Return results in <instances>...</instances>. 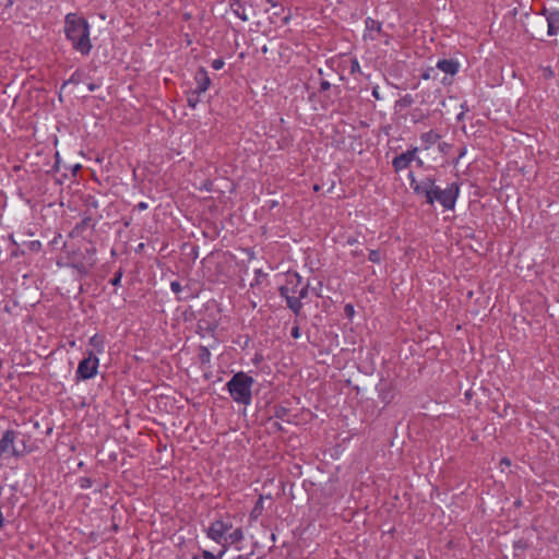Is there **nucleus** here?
Masks as SVG:
<instances>
[{
	"label": "nucleus",
	"instance_id": "1",
	"mask_svg": "<svg viewBox=\"0 0 559 559\" xmlns=\"http://www.w3.org/2000/svg\"><path fill=\"white\" fill-rule=\"evenodd\" d=\"M409 186L414 193L425 198V203L433 205L439 202L445 211L454 210L460 195V186L457 182L450 183L445 189L436 185L433 177H426L423 180H416L414 174H408Z\"/></svg>",
	"mask_w": 559,
	"mask_h": 559
},
{
	"label": "nucleus",
	"instance_id": "2",
	"mask_svg": "<svg viewBox=\"0 0 559 559\" xmlns=\"http://www.w3.org/2000/svg\"><path fill=\"white\" fill-rule=\"evenodd\" d=\"M64 34L72 48L82 56L90 55L93 45L90 38V24L76 13H68L64 17Z\"/></svg>",
	"mask_w": 559,
	"mask_h": 559
},
{
	"label": "nucleus",
	"instance_id": "3",
	"mask_svg": "<svg viewBox=\"0 0 559 559\" xmlns=\"http://www.w3.org/2000/svg\"><path fill=\"white\" fill-rule=\"evenodd\" d=\"M253 383L254 379L251 376L239 371L230 378L226 383V388L234 402L248 406L252 402Z\"/></svg>",
	"mask_w": 559,
	"mask_h": 559
},
{
	"label": "nucleus",
	"instance_id": "4",
	"mask_svg": "<svg viewBox=\"0 0 559 559\" xmlns=\"http://www.w3.org/2000/svg\"><path fill=\"white\" fill-rule=\"evenodd\" d=\"M301 285L302 277L297 272H288L285 284L278 288L281 297L285 298L287 307L296 317L300 316L302 309V302L299 301V298H296V294Z\"/></svg>",
	"mask_w": 559,
	"mask_h": 559
},
{
	"label": "nucleus",
	"instance_id": "5",
	"mask_svg": "<svg viewBox=\"0 0 559 559\" xmlns=\"http://www.w3.org/2000/svg\"><path fill=\"white\" fill-rule=\"evenodd\" d=\"M19 435L20 432L13 429H8L3 432L0 439V455L3 457H21L26 453L25 444H23L22 448L15 445Z\"/></svg>",
	"mask_w": 559,
	"mask_h": 559
},
{
	"label": "nucleus",
	"instance_id": "6",
	"mask_svg": "<svg viewBox=\"0 0 559 559\" xmlns=\"http://www.w3.org/2000/svg\"><path fill=\"white\" fill-rule=\"evenodd\" d=\"M98 365L99 359L97 358L93 350H90L87 353V357H85L79 362L76 369V378L79 380L92 379L97 373Z\"/></svg>",
	"mask_w": 559,
	"mask_h": 559
},
{
	"label": "nucleus",
	"instance_id": "7",
	"mask_svg": "<svg viewBox=\"0 0 559 559\" xmlns=\"http://www.w3.org/2000/svg\"><path fill=\"white\" fill-rule=\"evenodd\" d=\"M233 527L230 522H224L223 520H215L211 523L206 530V536L217 544L226 545V534Z\"/></svg>",
	"mask_w": 559,
	"mask_h": 559
},
{
	"label": "nucleus",
	"instance_id": "8",
	"mask_svg": "<svg viewBox=\"0 0 559 559\" xmlns=\"http://www.w3.org/2000/svg\"><path fill=\"white\" fill-rule=\"evenodd\" d=\"M417 152H418V147L414 146V147L407 150L406 152L395 156L392 160V166L394 168V171L400 173V171L408 168L411 163L414 160L415 154H417Z\"/></svg>",
	"mask_w": 559,
	"mask_h": 559
},
{
	"label": "nucleus",
	"instance_id": "9",
	"mask_svg": "<svg viewBox=\"0 0 559 559\" xmlns=\"http://www.w3.org/2000/svg\"><path fill=\"white\" fill-rule=\"evenodd\" d=\"M194 82H195V88L194 91H197L198 93H205L210 85H211V79L207 74V71L205 70V68L203 67H200L195 74H194Z\"/></svg>",
	"mask_w": 559,
	"mask_h": 559
},
{
	"label": "nucleus",
	"instance_id": "10",
	"mask_svg": "<svg viewBox=\"0 0 559 559\" xmlns=\"http://www.w3.org/2000/svg\"><path fill=\"white\" fill-rule=\"evenodd\" d=\"M87 253L90 254L88 261H86V262L72 261L71 262V266L73 269H75L83 276L87 275L95 264V260L93 259L95 249L87 250Z\"/></svg>",
	"mask_w": 559,
	"mask_h": 559
},
{
	"label": "nucleus",
	"instance_id": "11",
	"mask_svg": "<svg viewBox=\"0 0 559 559\" xmlns=\"http://www.w3.org/2000/svg\"><path fill=\"white\" fill-rule=\"evenodd\" d=\"M379 397L385 404H390L395 397V390L390 382H382L379 386Z\"/></svg>",
	"mask_w": 559,
	"mask_h": 559
},
{
	"label": "nucleus",
	"instance_id": "12",
	"mask_svg": "<svg viewBox=\"0 0 559 559\" xmlns=\"http://www.w3.org/2000/svg\"><path fill=\"white\" fill-rule=\"evenodd\" d=\"M437 68L447 74L455 75L459 72L460 64L453 59H441L437 62Z\"/></svg>",
	"mask_w": 559,
	"mask_h": 559
},
{
	"label": "nucleus",
	"instance_id": "13",
	"mask_svg": "<svg viewBox=\"0 0 559 559\" xmlns=\"http://www.w3.org/2000/svg\"><path fill=\"white\" fill-rule=\"evenodd\" d=\"M547 22V34L549 36H555L559 32V11H551L548 13L546 17Z\"/></svg>",
	"mask_w": 559,
	"mask_h": 559
},
{
	"label": "nucleus",
	"instance_id": "14",
	"mask_svg": "<svg viewBox=\"0 0 559 559\" xmlns=\"http://www.w3.org/2000/svg\"><path fill=\"white\" fill-rule=\"evenodd\" d=\"M441 139V135L433 130H430L428 132H425L420 135V141L423 143L424 150H429L432 145H435L439 140Z\"/></svg>",
	"mask_w": 559,
	"mask_h": 559
},
{
	"label": "nucleus",
	"instance_id": "15",
	"mask_svg": "<svg viewBox=\"0 0 559 559\" xmlns=\"http://www.w3.org/2000/svg\"><path fill=\"white\" fill-rule=\"evenodd\" d=\"M365 26H366V31L368 32V34L366 33L364 35L365 38L369 37L371 40L374 39L373 36H371V32H377V33H380L382 31V24L381 22L372 19V17H367L365 20Z\"/></svg>",
	"mask_w": 559,
	"mask_h": 559
},
{
	"label": "nucleus",
	"instance_id": "16",
	"mask_svg": "<svg viewBox=\"0 0 559 559\" xmlns=\"http://www.w3.org/2000/svg\"><path fill=\"white\" fill-rule=\"evenodd\" d=\"M85 79V73L84 71H82L81 69H76L72 75L62 83L61 87H60V93L69 85V84H73V85H78L80 83H82Z\"/></svg>",
	"mask_w": 559,
	"mask_h": 559
},
{
	"label": "nucleus",
	"instance_id": "17",
	"mask_svg": "<svg viewBox=\"0 0 559 559\" xmlns=\"http://www.w3.org/2000/svg\"><path fill=\"white\" fill-rule=\"evenodd\" d=\"M230 8L233 12L243 22L248 21V15L246 14L245 5L239 0H234V2L230 3Z\"/></svg>",
	"mask_w": 559,
	"mask_h": 559
},
{
	"label": "nucleus",
	"instance_id": "18",
	"mask_svg": "<svg viewBox=\"0 0 559 559\" xmlns=\"http://www.w3.org/2000/svg\"><path fill=\"white\" fill-rule=\"evenodd\" d=\"M88 343L97 354H103L105 352V342L103 336L95 334L90 338Z\"/></svg>",
	"mask_w": 559,
	"mask_h": 559
},
{
	"label": "nucleus",
	"instance_id": "19",
	"mask_svg": "<svg viewBox=\"0 0 559 559\" xmlns=\"http://www.w3.org/2000/svg\"><path fill=\"white\" fill-rule=\"evenodd\" d=\"M95 223L92 216H85L80 223L74 227V233L82 234L86 228H94Z\"/></svg>",
	"mask_w": 559,
	"mask_h": 559
},
{
	"label": "nucleus",
	"instance_id": "20",
	"mask_svg": "<svg viewBox=\"0 0 559 559\" xmlns=\"http://www.w3.org/2000/svg\"><path fill=\"white\" fill-rule=\"evenodd\" d=\"M202 93H198L194 90L187 92V104L190 108L194 109L201 102L200 96Z\"/></svg>",
	"mask_w": 559,
	"mask_h": 559
},
{
	"label": "nucleus",
	"instance_id": "21",
	"mask_svg": "<svg viewBox=\"0 0 559 559\" xmlns=\"http://www.w3.org/2000/svg\"><path fill=\"white\" fill-rule=\"evenodd\" d=\"M243 539V532L241 527L234 530L230 534L227 535L225 544H236L240 543Z\"/></svg>",
	"mask_w": 559,
	"mask_h": 559
},
{
	"label": "nucleus",
	"instance_id": "22",
	"mask_svg": "<svg viewBox=\"0 0 559 559\" xmlns=\"http://www.w3.org/2000/svg\"><path fill=\"white\" fill-rule=\"evenodd\" d=\"M198 360L201 365H206L211 361V352L207 346H199Z\"/></svg>",
	"mask_w": 559,
	"mask_h": 559
},
{
	"label": "nucleus",
	"instance_id": "23",
	"mask_svg": "<svg viewBox=\"0 0 559 559\" xmlns=\"http://www.w3.org/2000/svg\"><path fill=\"white\" fill-rule=\"evenodd\" d=\"M263 500H264L263 496H260L259 499L257 500L252 511L250 512V520H258V518L262 515V512L264 510Z\"/></svg>",
	"mask_w": 559,
	"mask_h": 559
},
{
	"label": "nucleus",
	"instance_id": "24",
	"mask_svg": "<svg viewBox=\"0 0 559 559\" xmlns=\"http://www.w3.org/2000/svg\"><path fill=\"white\" fill-rule=\"evenodd\" d=\"M413 103H414V99H413L412 95L406 94L403 97H401L399 100H396L395 107L406 108V107L412 106Z\"/></svg>",
	"mask_w": 559,
	"mask_h": 559
},
{
	"label": "nucleus",
	"instance_id": "25",
	"mask_svg": "<svg viewBox=\"0 0 559 559\" xmlns=\"http://www.w3.org/2000/svg\"><path fill=\"white\" fill-rule=\"evenodd\" d=\"M226 549H227V545H223V550H221L217 555H214L213 552H211L209 550H203L201 557H202V559H222Z\"/></svg>",
	"mask_w": 559,
	"mask_h": 559
},
{
	"label": "nucleus",
	"instance_id": "26",
	"mask_svg": "<svg viewBox=\"0 0 559 559\" xmlns=\"http://www.w3.org/2000/svg\"><path fill=\"white\" fill-rule=\"evenodd\" d=\"M411 116L414 123H418L428 117V115L424 114L423 110L419 108H415L412 111Z\"/></svg>",
	"mask_w": 559,
	"mask_h": 559
},
{
	"label": "nucleus",
	"instance_id": "27",
	"mask_svg": "<svg viewBox=\"0 0 559 559\" xmlns=\"http://www.w3.org/2000/svg\"><path fill=\"white\" fill-rule=\"evenodd\" d=\"M308 294H309V283L302 282V285L299 287V289L296 294V298H299V301H301L302 299L308 297Z\"/></svg>",
	"mask_w": 559,
	"mask_h": 559
},
{
	"label": "nucleus",
	"instance_id": "28",
	"mask_svg": "<svg viewBox=\"0 0 559 559\" xmlns=\"http://www.w3.org/2000/svg\"><path fill=\"white\" fill-rule=\"evenodd\" d=\"M199 328L200 329H205L209 333L214 334V332L217 329V323L216 322H203V321H200Z\"/></svg>",
	"mask_w": 559,
	"mask_h": 559
},
{
	"label": "nucleus",
	"instance_id": "29",
	"mask_svg": "<svg viewBox=\"0 0 559 559\" xmlns=\"http://www.w3.org/2000/svg\"><path fill=\"white\" fill-rule=\"evenodd\" d=\"M289 409L284 406H276L274 416L278 419L284 420L288 416Z\"/></svg>",
	"mask_w": 559,
	"mask_h": 559
},
{
	"label": "nucleus",
	"instance_id": "30",
	"mask_svg": "<svg viewBox=\"0 0 559 559\" xmlns=\"http://www.w3.org/2000/svg\"><path fill=\"white\" fill-rule=\"evenodd\" d=\"M368 259L373 263H380L382 261V255L379 250H370Z\"/></svg>",
	"mask_w": 559,
	"mask_h": 559
},
{
	"label": "nucleus",
	"instance_id": "31",
	"mask_svg": "<svg viewBox=\"0 0 559 559\" xmlns=\"http://www.w3.org/2000/svg\"><path fill=\"white\" fill-rule=\"evenodd\" d=\"M266 2L270 3L273 9H275L273 13L275 16L281 15L282 12L284 11L283 5H281L276 0H266Z\"/></svg>",
	"mask_w": 559,
	"mask_h": 559
},
{
	"label": "nucleus",
	"instance_id": "32",
	"mask_svg": "<svg viewBox=\"0 0 559 559\" xmlns=\"http://www.w3.org/2000/svg\"><path fill=\"white\" fill-rule=\"evenodd\" d=\"M122 275H123L122 270H121V269H119V270L115 273L114 277L110 280V284H111V285H114V286H118V285H120V282H121V278H122Z\"/></svg>",
	"mask_w": 559,
	"mask_h": 559
},
{
	"label": "nucleus",
	"instance_id": "33",
	"mask_svg": "<svg viewBox=\"0 0 559 559\" xmlns=\"http://www.w3.org/2000/svg\"><path fill=\"white\" fill-rule=\"evenodd\" d=\"M93 485V480L90 477H82L80 478V488L87 489L91 488Z\"/></svg>",
	"mask_w": 559,
	"mask_h": 559
},
{
	"label": "nucleus",
	"instance_id": "34",
	"mask_svg": "<svg viewBox=\"0 0 559 559\" xmlns=\"http://www.w3.org/2000/svg\"><path fill=\"white\" fill-rule=\"evenodd\" d=\"M360 72V64L356 58L350 60V73Z\"/></svg>",
	"mask_w": 559,
	"mask_h": 559
},
{
	"label": "nucleus",
	"instance_id": "35",
	"mask_svg": "<svg viewBox=\"0 0 559 559\" xmlns=\"http://www.w3.org/2000/svg\"><path fill=\"white\" fill-rule=\"evenodd\" d=\"M290 335L294 338H299L300 337V328L298 325L297 320L295 321V325L292 328Z\"/></svg>",
	"mask_w": 559,
	"mask_h": 559
},
{
	"label": "nucleus",
	"instance_id": "36",
	"mask_svg": "<svg viewBox=\"0 0 559 559\" xmlns=\"http://www.w3.org/2000/svg\"><path fill=\"white\" fill-rule=\"evenodd\" d=\"M225 62L222 58L214 59L212 61V68L214 70H221L224 67Z\"/></svg>",
	"mask_w": 559,
	"mask_h": 559
},
{
	"label": "nucleus",
	"instance_id": "37",
	"mask_svg": "<svg viewBox=\"0 0 559 559\" xmlns=\"http://www.w3.org/2000/svg\"><path fill=\"white\" fill-rule=\"evenodd\" d=\"M543 75L546 80H549L555 76V72L550 67H545L543 69Z\"/></svg>",
	"mask_w": 559,
	"mask_h": 559
},
{
	"label": "nucleus",
	"instance_id": "38",
	"mask_svg": "<svg viewBox=\"0 0 559 559\" xmlns=\"http://www.w3.org/2000/svg\"><path fill=\"white\" fill-rule=\"evenodd\" d=\"M170 288L175 294H179L182 290V286L178 281H174L170 283Z\"/></svg>",
	"mask_w": 559,
	"mask_h": 559
},
{
	"label": "nucleus",
	"instance_id": "39",
	"mask_svg": "<svg viewBox=\"0 0 559 559\" xmlns=\"http://www.w3.org/2000/svg\"><path fill=\"white\" fill-rule=\"evenodd\" d=\"M330 88H331V84H330V82H329V81H326V80H322V81L320 82V88H319V91H320V92H325V91H328V90H330Z\"/></svg>",
	"mask_w": 559,
	"mask_h": 559
},
{
	"label": "nucleus",
	"instance_id": "40",
	"mask_svg": "<svg viewBox=\"0 0 559 559\" xmlns=\"http://www.w3.org/2000/svg\"><path fill=\"white\" fill-rule=\"evenodd\" d=\"M344 310L346 316L348 317H352L354 314V307L349 304L345 306Z\"/></svg>",
	"mask_w": 559,
	"mask_h": 559
},
{
	"label": "nucleus",
	"instance_id": "41",
	"mask_svg": "<svg viewBox=\"0 0 559 559\" xmlns=\"http://www.w3.org/2000/svg\"><path fill=\"white\" fill-rule=\"evenodd\" d=\"M146 209H147L146 202H140L134 206V210H138V211H145Z\"/></svg>",
	"mask_w": 559,
	"mask_h": 559
},
{
	"label": "nucleus",
	"instance_id": "42",
	"mask_svg": "<svg viewBox=\"0 0 559 559\" xmlns=\"http://www.w3.org/2000/svg\"><path fill=\"white\" fill-rule=\"evenodd\" d=\"M99 87H100V84H97V83H88L87 84V88H88L90 92H94V91H96Z\"/></svg>",
	"mask_w": 559,
	"mask_h": 559
},
{
	"label": "nucleus",
	"instance_id": "43",
	"mask_svg": "<svg viewBox=\"0 0 559 559\" xmlns=\"http://www.w3.org/2000/svg\"><path fill=\"white\" fill-rule=\"evenodd\" d=\"M352 254L354 257H362L364 255V251H362V249H356V250L352 251Z\"/></svg>",
	"mask_w": 559,
	"mask_h": 559
},
{
	"label": "nucleus",
	"instance_id": "44",
	"mask_svg": "<svg viewBox=\"0 0 559 559\" xmlns=\"http://www.w3.org/2000/svg\"><path fill=\"white\" fill-rule=\"evenodd\" d=\"M466 154V147H462L460 150V153H459V156H457V159L455 162V164L459 162V159H461L464 155Z\"/></svg>",
	"mask_w": 559,
	"mask_h": 559
},
{
	"label": "nucleus",
	"instance_id": "45",
	"mask_svg": "<svg viewBox=\"0 0 559 559\" xmlns=\"http://www.w3.org/2000/svg\"><path fill=\"white\" fill-rule=\"evenodd\" d=\"M346 242L349 246H355L358 242V240L354 237H349Z\"/></svg>",
	"mask_w": 559,
	"mask_h": 559
},
{
	"label": "nucleus",
	"instance_id": "46",
	"mask_svg": "<svg viewBox=\"0 0 559 559\" xmlns=\"http://www.w3.org/2000/svg\"><path fill=\"white\" fill-rule=\"evenodd\" d=\"M413 162H416L417 166L418 167H423L424 166V162L423 159H420L419 157H417V155L415 154V158Z\"/></svg>",
	"mask_w": 559,
	"mask_h": 559
},
{
	"label": "nucleus",
	"instance_id": "47",
	"mask_svg": "<svg viewBox=\"0 0 559 559\" xmlns=\"http://www.w3.org/2000/svg\"><path fill=\"white\" fill-rule=\"evenodd\" d=\"M372 96H373L376 99H380V93H379V91H378V88H377V87H374V88L372 90Z\"/></svg>",
	"mask_w": 559,
	"mask_h": 559
},
{
	"label": "nucleus",
	"instance_id": "48",
	"mask_svg": "<svg viewBox=\"0 0 559 559\" xmlns=\"http://www.w3.org/2000/svg\"><path fill=\"white\" fill-rule=\"evenodd\" d=\"M31 247H32V249L39 248L40 247V242L39 241H33V242H31Z\"/></svg>",
	"mask_w": 559,
	"mask_h": 559
},
{
	"label": "nucleus",
	"instance_id": "49",
	"mask_svg": "<svg viewBox=\"0 0 559 559\" xmlns=\"http://www.w3.org/2000/svg\"><path fill=\"white\" fill-rule=\"evenodd\" d=\"M290 19H292V15H290V14L286 15V16L283 19V24H285V25H286V24H288V23H289V21H290Z\"/></svg>",
	"mask_w": 559,
	"mask_h": 559
},
{
	"label": "nucleus",
	"instance_id": "50",
	"mask_svg": "<svg viewBox=\"0 0 559 559\" xmlns=\"http://www.w3.org/2000/svg\"><path fill=\"white\" fill-rule=\"evenodd\" d=\"M421 79H424V80H429V79H430V73H429V71L424 72V73L421 74Z\"/></svg>",
	"mask_w": 559,
	"mask_h": 559
},
{
	"label": "nucleus",
	"instance_id": "51",
	"mask_svg": "<svg viewBox=\"0 0 559 559\" xmlns=\"http://www.w3.org/2000/svg\"><path fill=\"white\" fill-rule=\"evenodd\" d=\"M3 524H4V518H3L2 511L0 510V528L3 526Z\"/></svg>",
	"mask_w": 559,
	"mask_h": 559
},
{
	"label": "nucleus",
	"instance_id": "52",
	"mask_svg": "<svg viewBox=\"0 0 559 559\" xmlns=\"http://www.w3.org/2000/svg\"><path fill=\"white\" fill-rule=\"evenodd\" d=\"M447 147H448V144H447V143H441V144H439V148H440V151H442V152H444Z\"/></svg>",
	"mask_w": 559,
	"mask_h": 559
},
{
	"label": "nucleus",
	"instance_id": "53",
	"mask_svg": "<svg viewBox=\"0 0 559 559\" xmlns=\"http://www.w3.org/2000/svg\"><path fill=\"white\" fill-rule=\"evenodd\" d=\"M273 426L276 427L277 430L282 429V427H281V425L278 423H274Z\"/></svg>",
	"mask_w": 559,
	"mask_h": 559
},
{
	"label": "nucleus",
	"instance_id": "54",
	"mask_svg": "<svg viewBox=\"0 0 559 559\" xmlns=\"http://www.w3.org/2000/svg\"><path fill=\"white\" fill-rule=\"evenodd\" d=\"M501 462H502L503 464H508V465H510V461H509L508 459H502V461H501Z\"/></svg>",
	"mask_w": 559,
	"mask_h": 559
},
{
	"label": "nucleus",
	"instance_id": "55",
	"mask_svg": "<svg viewBox=\"0 0 559 559\" xmlns=\"http://www.w3.org/2000/svg\"><path fill=\"white\" fill-rule=\"evenodd\" d=\"M463 116H464V112H461V114L457 116V120H462V119H463Z\"/></svg>",
	"mask_w": 559,
	"mask_h": 559
},
{
	"label": "nucleus",
	"instance_id": "56",
	"mask_svg": "<svg viewBox=\"0 0 559 559\" xmlns=\"http://www.w3.org/2000/svg\"><path fill=\"white\" fill-rule=\"evenodd\" d=\"M11 255H12V257H17V251H15V250H14V251H12V252H11Z\"/></svg>",
	"mask_w": 559,
	"mask_h": 559
},
{
	"label": "nucleus",
	"instance_id": "57",
	"mask_svg": "<svg viewBox=\"0 0 559 559\" xmlns=\"http://www.w3.org/2000/svg\"><path fill=\"white\" fill-rule=\"evenodd\" d=\"M313 189H314V191H319L320 188L318 185H314Z\"/></svg>",
	"mask_w": 559,
	"mask_h": 559
},
{
	"label": "nucleus",
	"instance_id": "58",
	"mask_svg": "<svg viewBox=\"0 0 559 559\" xmlns=\"http://www.w3.org/2000/svg\"><path fill=\"white\" fill-rule=\"evenodd\" d=\"M143 247H144V243L139 245V249H143Z\"/></svg>",
	"mask_w": 559,
	"mask_h": 559
},
{
	"label": "nucleus",
	"instance_id": "59",
	"mask_svg": "<svg viewBox=\"0 0 559 559\" xmlns=\"http://www.w3.org/2000/svg\"><path fill=\"white\" fill-rule=\"evenodd\" d=\"M192 559H199L197 556H193Z\"/></svg>",
	"mask_w": 559,
	"mask_h": 559
}]
</instances>
